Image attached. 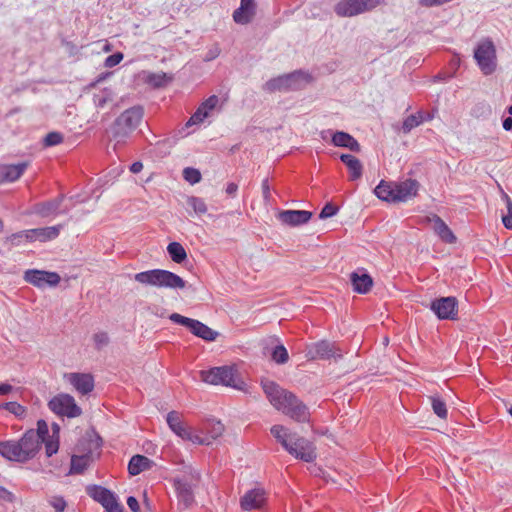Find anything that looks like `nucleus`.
<instances>
[{
	"instance_id": "obj_44",
	"label": "nucleus",
	"mask_w": 512,
	"mask_h": 512,
	"mask_svg": "<svg viewBox=\"0 0 512 512\" xmlns=\"http://www.w3.org/2000/svg\"><path fill=\"white\" fill-rule=\"evenodd\" d=\"M3 408L19 418L25 417L27 412L26 408L17 402H7L3 405Z\"/></svg>"
},
{
	"instance_id": "obj_14",
	"label": "nucleus",
	"mask_w": 512,
	"mask_h": 512,
	"mask_svg": "<svg viewBox=\"0 0 512 512\" xmlns=\"http://www.w3.org/2000/svg\"><path fill=\"white\" fill-rule=\"evenodd\" d=\"M24 280L38 288L55 287L59 284L61 277L57 272H50L37 269H29L24 273Z\"/></svg>"
},
{
	"instance_id": "obj_9",
	"label": "nucleus",
	"mask_w": 512,
	"mask_h": 512,
	"mask_svg": "<svg viewBox=\"0 0 512 512\" xmlns=\"http://www.w3.org/2000/svg\"><path fill=\"white\" fill-rule=\"evenodd\" d=\"M87 494L100 503L107 512H123L124 507L118 502L117 496L111 490L100 485H89Z\"/></svg>"
},
{
	"instance_id": "obj_59",
	"label": "nucleus",
	"mask_w": 512,
	"mask_h": 512,
	"mask_svg": "<svg viewBox=\"0 0 512 512\" xmlns=\"http://www.w3.org/2000/svg\"><path fill=\"white\" fill-rule=\"evenodd\" d=\"M142 169H143V163L141 161H135L130 166V171L134 174L141 172Z\"/></svg>"
},
{
	"instance_id": "obj_10",
	"label": "nucleus",
	"mask_w": 512,
	"mask_h": 512,
	"mask_svg": "<svg viewBox=\"0 0 512 512\" xmlns=\"http://www.w3.org/2000/svg\"><path fill=\"white\" fill-rule=\"evenodd\" d=\"M48 407L58 416L75 418L82 414V410L76 404L74 397L65 393L54 396L48 402Z\"/></svg>"
},
{
	"instance_id": "obj_64",
	"label": "nucleus",
	"mask_w": 512,
	"mask_h": 512,
	"mask_svg": "<svg viewBox=\"0 0 512 512\" xmlns=\"http://www.w3.org/2000/svg\"><path fill=\"white\" fill-rule=\"evenodd\" d=\"M432 119V116L430 114H424V121H429Z\"/></svg>"
},
{
	"instance_id": "obj_1",
	"label": "nucleus",
	"mask_w": 512,
	"mask_h": 512,
	"mask_svg": "<svg viewBox=\"0 0 512 512\" xmlns=\"http://www.w3.org/2000/svg\"><path fill=\"white\" fill-rule=\"evenodd\" d=\"M262 388L275 409L298 423L310 422L309 408L294 393L281 388L274 381L263 382Z\"/></svg>"
},
{
	"instance_id": "obj_34",
	"label": "nucleus",
	"mask_w": 512,
	"mask_h": 512,
	"mask_svg": "<svg viewBox=\"0 0 512 512\" xmlns=\"http://www.w3.org/2000/svg\"><path fill=\"white\" fill-rule=\"evenodd\" d=\"M375 195L386 202L397 203L395 192H394V183L387 182L385 180H381L380 183L374 189Z\"/></svg>"
},
{
	"instance_id": "obj_41",
	"label": "nucleus",
	"mask_w": 512,
	"mask_h": 512,
	"mask_svg": "<svg viewBox=\"0 0 512 512\" xmlns=\"http://www.w3.org/2000/svg\"><path fill=\"white\" fill-rule=\"evenodd\" d=\"M431 406L433 412L441 419H446L448 415L446 403L438 396H431Z\"/></svg>"
},
{
	"instance_id": "obj_20",
	"label": "nucleus",
	"mask_w": 512,
	"mask_h": 512,
	"mask_svg": "<svg viewBox=\"0 0 512 512\" xmlns=\"http://www.w3.org/2000/svg\"><path fill=\"white\" fill-rule=\"evenodd\" d=\"M312 216L313 213L307 210H283L279 212L278 219L284 225L297 227L308 223Z\"/></svg>"
},
{
	"instance_id": "obj_63",
	"label": "nucleus",
	"mask_w": 512,
	"mask_h": 512,
	"mask_svg": "<svg viewBox=\"0 0 512 512\" xmlns=\"http://www.w3.org/2000/svg\"><path fill=\"white\" fill-rule=\"evenodd\" d=\"M52 431H53V436H56L57 438L59 437V432H60V426L57 424V423H53L52 424Z\"/></svg>"
},
{
	"instance_id": "obj_30",
	"label": "nucleus",
	"mask_w": 512,
	"mask_h": 512,
	"mask_svg": "<svg viewBox=\"0 0 512 512\" xmlns=\"http://www.w3.org/2000/svg\"><path fill=\"white\" fill-rule=\"evenodd\" d=\"M331 142L336 147L348 148L352 152L358 153L361 150L359 142L352 135L344 131L334 132Z\"/></svg>"
},
{
	"instance_id": "obj_13",
	"label": "nucleus",
	"mask_w": 512,
	"mask_h": 512,
	"mask_svg": "<svg viewBox=\"0 0 512 512\" xmlns=\"http://www.w3.org/2000/svg\"><path fill=\"white\" fill-rule=\"evenodd\" d=\"M430 309L439 320L458 319V300L454 296L435 298L430 303Z\"/></svg>"
},
{
	"instance_id": "obj_45",
	"label": "nucleus",
	"mask_w": 512,
	"mask_h": 512,
	"mask_svg": "<svg viewBox=\"0 0 512 512\" xmlns=\"http://www.w3.org/2000/svg\"><path fill=\"white\" fill-rule=\"evenodd\" d=\"M183 178L190 184H196L201 180V173L198 169L193 167H186L183 170Z\"/></svg>"
},
{
	"instance_id": "obj_39",
	"label": "nucleus",
	"mask_w": 512,
	"mask_h": 512,
	"mask_svg": "<svg viewBox=\"0 0 512 512\" xmlns=\"http://www.w3.org/2000/svg\"><path fill=\"white\" fill-rule=\"evenodd\" d=\"M424 122V113L418 111L416 114L409 115L406 117L402 124V130L404 133H409L412 129L418 127Z\"/></svg>"
},
{
	"instance_id": "obj_55",
	"label": "nucleus",
	"mask_w": 512,
	"mask_h": 512,
	"mask_svg": "<svg viewBox=\"0 0 512 512\" xmlns=\"http://www.w3.org/2000/svg\"><path fill=\"white\" fill-rule=\"evenodd\" d=\"M14 501L15 495L5 487L0 486V503H13Z\"/></svg>"
},
{
	"instance_id": "obj_51",
	"label": "nucleus",
	"mask_w": 512,
	"mask_h": 512,
	"mask_svg": "<svg viewBox=\"0 0 512 512\" xmlns=\"http://www.w3.org/2000/svg\"><path fill=\"white\" fill-rule=\"evenodd\" d=\"M96 349L100 350L104 346L108 345L109 337L106 332H98L93 336Z\"/></svg>"
},
{
	"instance_id": "obj_54",
	"label": "nucleus",
	"mask_w": 512,
	"mask_h": 512,
	"mask_svg": "<svg viewBox=\"0 0 512 512\" xmlns=\"http://www.w3.org/2000/svg\"><path fill=\"white\" fill-rule=\"evenodd\" d=\"M110 100H111V98H110L109 94H107L106 92H103L101 94H96L93 97L94 104L98 108L105 107L106 103Z\"/></svg>"
},
{
	"instance_id": "obj_50",
	"label": "nucleus",
	"mask_w": 512,
	"mask_h": 512,
	"mask_svg": "<svg viewBox=\"0 0 512 512\" xmlns=\"http://www.w3.org/2000/svg\"><path fill=\"white\" fill-rule=\"evenodd\" d=\"M42 443L45 444V451L47 457H51L52 455L58 452L59 440L57 438L56 440L48 438L45 441H42Z\"/></svg>"
},
{
	"instance_id": "obj_6",
	"label": "nucleus",
	"mask_w": 512,
	"mask_h": 512,
	"mask_svg": "<svg viewBox=\"0 0 512 512\" xmlns=\"http://www.w3.org/2000/svg\"><path fill=\"white\" fill-rule=\"evenodd\" d=\"M474 58L484 75H491L495 72L497 57L494 43L491 40H484L476 46Z\"/></svg>"
},
{
	"instance_id": "obj_61",
	"label": "nucleus",
	"mask_w": 512,
	"mask_h": 512,
	"mask_svg": "<svg viewBox=\"0 0 512 512\" xmlns=\"http://www.w3.org/2000/svg\"><path fill=\"white\" fill-rule=\"evenodd\" d=\"M219 55V49L215 48L214 50H210L205 56L206 61H211L215 59Z\"/></svg>"
},
{
	"instance_id": "obj_35",
	"label": "nucleus",
	"mask_w": 512,
	"mask_h": 512,
	"mask_svg": "<svg viewBox=\"0 0 512 512\" xmlns=\"http://www.w3.org/2000/svg\"><path fill=\"white\" fill-rule=\"evenodd\" d=\"M167 253L171 260L177 264L183 263L187 259V252L179 242H170L167 246Z\"/></svg>"
},
{
	"instance_id": "obj_19",
	"label": "nucleus",
	"mask_w": 512,
	"mask_h": 512,
	"mask_svg": "<svg viewBox=\"0 0 512 512\" xmlns=\"http://www.w3.org/2000/svg\"><path fill=\"white\" fill-rule=\"evenodd\" d=\"M65 378L82 395L92 392L95 386L94 377L89 373H68Z\"/></svg>"
},
{
	"instance_id": "obj_53",
	"label": "nucleus",
	"mask_w": 512,
	"mask_h": 512,
	"mask_svg": "<svg viewBox=\"0 0 512 512\" xmlns=\"http://www.w3.org/2000/svg\"><path fill=\"white\" fill-rule=\"evenodd\" d=\"M51 506L55 509L56 512H64L67 503L62 496H54L50 500Z\"/></svg>"
},
{
	"instance_id": "obj_24",
	"label": "nucleus",
	"mask_w": 512,
	"mask_h": 512,
	"mask_svg": "<svg viewBox=\"0 0 512 512\" xmlns=\"http://www.w3.org/2000/svg\"><path fill=\"white\" fill-rule=\"evenodd\" d=\"M218 102V96L211 95L208 97L189 118L186 123V127L202 123L209 116L210 112L217 106Z\"/></svg>"
},
{
	"instance_id": "obj_4",
	"label": "nucleus",
	"mask_w": 512,
	"mask_h": 512,
	"mask_svg": "<svg viewBox=\"0 0 512 512\" xmlns=\"http://www.w3.org/2000/svg\"><path fill=\"white\" fill-rule=\"evenodd\" d=\"M201 380L212 385H223L237 390H242L244 381L238 376V371L233 366L213 367L200 372Z\"/></svg>"
},
{
	"instance_id": "obj_62",
	"label": "nucleus",
	"mask_w": 512,
	"mask_h": 512,
	"mask_svg": "<svg viewBox=\"0 0 512 512\" xmlns=\"http://www.w3.org/2000/svg\"><path fill=\"white\" fill-rule=\"evenodd\" d=\"M12 386L10 384H0V395H6L11 392Z\"/></svg>"
},
{
	"instance_id": "obj_60",
	"label": "nucleus",
	"mask_w": 512,
	"mask_h": 512,
	"mask_svg": "<svg viewBox=\"0 0 512 512\" xmlns=\"http://www.w3.org/2000/svg\"><path fill=\"white\" fill-rule=\"evenodd\" d=\"M502 126L506 131H512V116L504 118Z\"/></svg>"
},
{
	"instance_id": "obj_48",
	"label": "nucleus",
	"mask_w": 512,
	"mask_h": 512,
	"mask_svg": "<svg viewBox=\"0 0 512 512\" xmlns=\"http://www.w3.org/2000/svg\"><path fill=\"white\" fill-rule=\"evenodd\" d=\"M507 207V215L502 217V222L505 228L512 230V200L507 194H504Z\"/></svg>"
},
{
	"instance_id": "obj_58",
	"label": "nucleus",
	"mask_w": 512,
	"mask_h": 512,
	"mask_svg": "<svg viewBox=\"0 0 512 512\" xmlns=\"http://www.w3.org/2000/svg\"><path fill=\"white\" fill-rule=\"evenodd\" d=\"M238 185L234 182H230L226 186V193L227 195L234 197L237 193Z\"/></svg>"
},
{
	"instance_id": "obj_27",
	"label": "nucleus",
	"mask_w": 512,
	"mask_h": 512,
	"mask_svg": "<svg viewBox=\"0 0 512 512\" xmlns=\"http://www.w3.org/2000/svg\"><path fill=\"white\" fill-rule=\"evenodd\" d=\"M0 455L10 461L27 462L18 441L8 440L0 442Z\"/></svg>"
},
{
	"instance_id": "obj_33",
	"label": "nucleus",
	"mask_w": 512,
	"mask_h": 512,
	"mask_svg": "<svg viewBox=\"0 0 512 512\" xmlns=\"http://www.w3.org/2000/svg\"><path fill=\"white\" fill-rule=\"evenodd\" d=\"M154 461L148 457L136 454L131 457L128 463V472L132 476H136L143 471L149 470L153 467Z\"/></svg>"
},
{
	"instance_id": "obj_11",
	"label": "nucleus",
	"mask_w": 512,
	"mask_h": 512,
	"mask_svg": "<svg viewBox=\"0 0 512 512\" xmlns=\"http://www.w3.org/2000/svg\"><path fill=\"white\" fill-rule=\"evenodd\" d=\"M286 451L295 458L307 463L313 462L317 457L313 443L297 433H293Z\"/></svg>"
},
{
	"instance_id": "obj_29",
	"label": "nucleus",
	"mask_w": 512,
	"mask_h": 512,
	"mask_svg": "<svg viewBox=\"0 0 512 512\" xmlns=\"http://www.w3.org/2000/svg\"><path fill=\"white\" fill-rule=\"evenodd\" d=\"M350 282L353 290L359 294L368 293L373 286L372 277L365 271H355L350 274Z\"/></svg>"
},
{
	"instance_id": "obj_47",
	"label": "nucleus",
	"mask_w": 512,
	"mask_h": 512,
	"mask_svg": "<svg viewBox=\"0 0 512 512\" xmlns=\"http://www.w3.org/2000/svg\"><path fill=\"white\" fill-rule=\"evenodd\" d=\"M34 433H37V439L42 443V441H45L49 437V429L48 424L45 420L40 419L37 422V429L34 430Z\"/></svg>"
},
{
	"instance_id": "obj_22",
	"label": "nucleus",
	"mask_w": 512,
	"mask_h": 512,
	"mask_svg": "<svg viewBox=\"0 0 512 512\" xmlns=\"http://www.w3.org/2000/svg\"><path fill=\"white\" fill-rule=\"evenodd\" d=\"M200 473L195 470L190 464L182 461L180 463L179 468L175 470L174 476L171 478L173 484H177V481L189 484V485H197L200 482Z\"/></svg>"
},
{
	"instance_id": "obj_15",
	"label": "nucleus",
	"mask_w": 512,
	"mask_h": 512,
	"mask_svg": "<svg viewBox=\"0 0 512 512\" xmlns=\"http://www.w3.org/2000/svg\"><path fill=\"white\" fill-rule=\"evenodd\" d=\"M62 228V224L49 227L34 228L15 233L12 235V238L17 239L24 237L29 242L36 240L40 242H47L56 239L59 236L60 230Z\"/></svg>"
},
{
	"instance_id": "obj_42",
	"label": "nucleus",
	"mask_w": 512,
	"mask_h": 512,
	"mask_svg": "<svg viewBox=\"0 0 512 512\" xmlns=\"http://www.w3.org/2000/svg\"><path fill=\"white\" fill-rule=\"evenodd\" d=\"M187 204L198 215H203L207 212V205H206L205 201L200 197H196V196L188 197Z\"/></svg>"
},
{
	"instance_id": "obj_21",
	"label": "nucleus",
	"mask_w": 512,
	"mask_h": 512,
	"mask_svg": "<svg viewBox=\"0 0 512 512\" xmlns=\"http://www.w3.org/2000/svg\"><path fill=\"white\" fill-rule=\"evenodd\" d=\"M18 443L21 445V450L26 461H29L36 456L42 444L39 439H37V433H34V429L26 431Z\"/></svg>"
},
{
	"instance_id": "obj_32",
	"label": "nucleus",
	"mask_w": 512,
	"mask_h": 512,
	"mask_svg": "<svg viewBox=\"0 0 512 512\" xmlns=\"http://www.w3.org/2000/svg\"><path fill=\"white\" fill-rule=\"evenodd\" d=\"M340 160L346 165L349 170V180L357 181L362 177L363 165L361 161L351 154H341Z\"/></svg>"
},
{
	"instance_id": "obj_40",
	"label": "nucleus",
	"mask_w": 512,
	"mask_h": 512,
	"mask_svg": "<svg viewBox=\"0 0 512 512\" xmlns=\"http://www.w3.org/2000/svg\"><path fill=\"white\" fill-rule=\"evenodd\" d=\"M270 356L272 361L279 365L285 364L289 360V354L287 349L284 347L283 344L280 343L272 347Z\"/></svg>"
},
{
	"instance_id": "obj_25",
	"label": "nucleus",
	"mask_w": 512,
	"mask_h": 512,
	"mask_svg": "<svg viewBox=\"0 0 512 512\" xmlns=\"http://www.w3.org/2000/svg\"><path fill=\"white\" fill-rule=\"evenodd\" d=\"M265 491L255 488L247 491L240 500L241 508L245 511L259 509L265 504Z\"/></svg>"
},
{
	"instance_id": "obj_16",
	"label": "nucleus",
	"mask_w": 512,
	"mask_h": 512,
	"mask_svg": "<svg viewBox=\"0 0 512 512\" xmlns=\"http://www.w3.org/2000/svg\"><path fill=\"white\" fill-rule=\"evenodd\" d=\"M64 199L65 195L60 194L56 198L35 204L33 207V211L36 215L42 218L57 216L59 214H67L69 212V208H62V203Z\"/></svg>"
},
{
	"instance_id": "obj_8",
	"label": "nucleus",
	"mask_w": 512,
	"mask_h": 512,
	"mask_svg": "<svg viewBox=\"0 0 512 512\" xmlns=\"http://www.w3.org/2000/svg\"><path fill=\"white\" fill-rule=\"evenodd\" d=\"M384 0H340L334 6V12L339 17H354L371 11Z\"/></svg>"
},
{
	"instance_id": "obj_31",
	"label": "nucleus",
	"mask_w": 512,
	"mask_h": 512,
	"mask_svg": "<svg viewBox=\"0 0 512 512\" xmlns=\"http://www.w3.org/2000/svg\"><path fill=\"white\" fill-rule=\"evenodd\" d=\"M179 504H182L185 508L190 507L194 501V489L197 485H189L177 481V484H173Z\"/></svg>"
},
{
	"instance_id": "obj_43",
	"label": "nucleus",
	"mask_w": 512,
	"mask_h": 512,
	"mask_svg": "<svg viewBox=\"0 0 512 512\" xmlns=\"http://www.w3.org/2000/svg\"><path fill=\"white\" fill-rule=\"evenodd\" d=\"M207 431L212 439H216L224 432V425L220 421L211 420L207 423Z\"/></svg>"
},
{
	"instance_id": "obj_23",
	"label": "nucleus",
	"mask_w": 512,
	"mask_h": 512,
	"mask_svg": "<svg viewBox=\"0 0 512 512\" xmlns=\"http://www.w3.org/2000/svg\"><path fill=\"white\" fill-rule=\"evenodd\" d=\"M255 0H241L240 6L233 12V20L240 25L249 24L256 15Z\"/></svg>"
},
{
	"instance_id": "obj_12",
	"label": "nucleus",
	"mask_w": 512,
	"mask_h": 512,
	"mask_svg": "<svg viewBox=\"0 0 512 512\" xmlns=\"http://www.w3.org/2000/svg\"><path fill=\"white\" fill-rule=\"evenodd\" d=\"M169 428L183 440L190 441L194 444L209 445L210 441L208 438H202L197 434H194L189 427H187L181 420L180 414L176 411H171L166 417Z\"/></svg>"
},
{
	"instance_id": "obj_28",
	"label": "nucleus",
	"mask_w": 512,
	"mask_h": 512,
	"mask_svg": "<svg viewBox=\"0 0 512 512\" xmlns=\"http://www.w3.org/2000/svg\"><path fill=\"white\" fill-rule=\"evenodd\" d=\"M428 220L433 222V230L435 234L445 243L453 244L456 242V236L452 232V230L448 227V225L443 221L441 217L436 214H433L432 217H429Z\"/></svg>"
},
{
	"instance_id": "obj_3",
	"label": "nucleus",
	"mask_w": 512,
	"mask_h": 512,
	"mask_svg": "<svg viewBox=\"0 0 512 512\" xmlns=\"http://www.w3.org/2000/svg\"><path fill=\"white\" fill-rule=\"evenodd\" d=\"M144 116V109L136 105L126 109L114 121L111 133L117 143H123L131 133L139 126Z\"/></svg>"
},
{
	"instance_id": "obj_49",
	"label": "nucleus",
	"mask_w": 512,
	"mask_h": 512,
	"mask_svg": "<svg viewBox=\"0 0 512 512\" xmlns=\"http://www.w3.org/2000/svg\"><path fill=\"white\" fill-rule=\"evenodd\" d=\"M339 211V207L330 203V202H327L324 207L321 209L320 213H319V218L320 219H327V218H331L333 216H335Z\"/></svg>"
},
{
	"instance_id": "obj_7",
	"label": "nucleus",
	"mask_w": 512,
	"mask_h": 512,
	"mask_svg": "<svg viewBox=\"0 0 512 512\" xmlns=\"http://www.w3.org/2000/svg\"><path fill=\"white\" fill-rule=\"evenodd\" d=\"M169 319L178 325L186 327L194 336L205 341H215L219 333L199 320L185 317L178 313H172Z\"/></svg>"
},
{
	"instance_id": "obj_38",
	"label": "nucleus",
	"mask_w": 512,
	"mask_h": 512,
	"mask_svg": "<svg viewBox=\"0 0 512 512\" xmlns=\"http://www.w3.org/2000/svg\"><path fill=\"white\" fill-rule=\"evenodd\" d=\"M89 455H73L71 457V465L69 474H82L89 466Z\"/></svg>"
},
{
	"instance_id": "obj_2",
	"label": "nucleus",
	"mask_w": 512,
	"mask_h": 512,
	"mask_svg": "<svg viewBox=\"0 0 512 512\" xmlns=\"http://www.w3.org/2000/svg\"><path fill=\"white\" fill-rule=\"evenodd\" d=\"M134 280L140 284L156 288L184 289L186 281L179 275L165 269H151L134 275Z\"/></svg>"
},
{
	"instance_id": "obj_37",
	"label": "nucleus",
	"mask_w": 512,
	"mask_h": 512,
	"mask_svg": "<svg viewBox=\"0 0 512 512\" xmlns=\"http://www.w3.org/2000/svg\"><path fill=\"white\" fill-rule=\"evenodd\" d=\"M170 79L171 78L168 77L167 74L164 72H147L144 74L143 77L144 82L153 88L164 87Z\"/></svg>"
},
{
	"instance_id": "obj_26",
	"label": "nucleus",
	"mask_w": 512,
	"mask_h": 512,
	"mask_svg": "<svg viewBox=\"0 0 512 512\" xmlns=\"http://www.w3.org/2000/svg\"><path fill=\"white\" fill-rule=\"evenodd\" d=\"M28 167L27 162L18 164H0V184L19 179Z\"/></svg>"
},
{
	"instance_id": "obj_46",
	"label": "nucleus",
	"mask_w": 512,
	"mask_h": 512,
	"mask_svg": "<svg viewBox=\"0 0 512 512\" xmlns=\"http://www.w3.org/2000/svg\"><path fill=\"white\" fill-rule=\"evenodd\" d=\"M63 142V135L60 132H49L43 139V144L46 147L56 146Z\"/></svg>"
},
{
	"instance_id": "obj_18",
	"label": "nucleus",
	"mask_w": 512,
	"mask_h": 512,
	"mask_svg": "<svg viewBox=\"0 0 512 512\" xmlns=\"http://www.w3.org/2000/svg\"><path fill=\"white\" fill-rule=\"evenodd\" d=\"M393 183L397 203L407 202L414 198L417 195L420 186L419 182L412 178Z\"/></svg>"
},
{
	"instance_id": "obj_17",
	"label": "nucleus",
	"mask_w": 512,
	"mask_h": 512,
	"mask_svg": "<svg viewBox=\"0 0 512 512\" xmlns=\"http://www.w3.org/2000/svg\"><path fill=\"white\" fill-rule=\"evenodd\" d=\"M307 355L311 359H337L342 357V354L337 353L335 344L327 340H321L310 345Z\"/></svg>"
},
{
	"instance_id": "obj_5",
	"label": "nucleus",
	"mask_w": 512,
	"mask_h": 512,
	"mask_svg": "<svg viewBox=\"0 0 512 512\" xmlns=\"http://www.w3.org/2000/svg\"><path fill=\"white\" fill-rule=\"evenodd\" d=\"M309 79L310 76L307 73L297 70L268 80L264 84L263 89L270 93L299 90L302 88V84L308 82Z\"/></svg>"
},
{
	"instance_id": "obj_56",
	"label": "nucleus",
	"mask_w": 512,
	"mask_h": 512,
	"mask_svg": "<svg viewBox=\"0 0 512 512\" xmlns=\"http://www.w3.org/2000/svg\"><path fill=\"white\" fill-rule=\"evenodd\" d=\"M261 186H262L263 198L266 202H268L271 197L268 178L263 179Z\"/></svg>"
},
{
	"instance_id": "obj_52",
	"label": "nucleus",
	"mask_w": 512,
	"mask_h": 512,
	"mask_svg": "<svg viewBox=\"0 0 512 512\" xmlns=\"http://www.w3.org/2000/svg\"><path fill=\"white\" fill-rule=\"evenodd\" d=\"M123 60V54L121 52H115L111 55H109L105 61L104 66L107 68H112L116 65H118Z\"/></svg>"
},
{
	"instance_id": "obj_57",
	"label": "nucleus",
	"mask_w": 512,
	"mask_h": 512,
	"mask_svg": "<svg viewBox=\"0 0 512 512\" xmlns=\"http://www.w3.org/2000/svg\"><path fill=\"white\" fill-rule=\"evenodd\" d=\"M127 505L132 512H140L139 502L134 496L127 498Z\"/></svg>"
},
{
	"instance_id": "obj_36",
	"label": "nucleus",
	"mask_w": 512,
	"mask_h": 512,
	"mask_svg": "<svg viewBox=\"0 0 512 512\" xmlns=\"http://www.w3.org/2000/svg\"><path fill=\"white\" fill-rule=\"evenodd\" d=\"M270 432L285 450L288 449L293 433L283 425H273Z\"/></svg>"
}]
</instances>
